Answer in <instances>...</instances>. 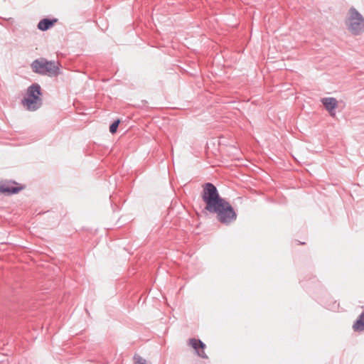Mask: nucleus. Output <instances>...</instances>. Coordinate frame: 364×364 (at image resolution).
Listing matches in <instances>:
<instances>
[{
  "instance_id": "obj_1",
  "label": "nucleus",
  "mask_w": 364,
  "mask_h": 364,
  "mask_svg": "<svg viewBox=\"0 0 364 364\" xmlns=\"http://www.w3.org/2000/svg\"><path fill=\"white\" fill-rule=\"evenodd\" d=\"M41 87L33 84L27 89L26 96L22 100L23 107L28 111H36L42 105Z\"/></svg>"
},
{
  "instance_id": "obj_2",
  "label": "nucleus",
  "mask_w": 364,
  "mask_h": 364,
  "mask_svg": "<svg viewBox=\"0 0 364 364\" xmlns=\"http://www.w3.org/2000/svg\"><path fill=\"white\" fill-rule=\"evenodd\" d=\"M346 26L351 34L360 35L364 33V17L355 8H350L346 18Z\"/></svg>"
},
{
  "instance_id": "obj_3",
  "label": "nucleus",
  "mask_w": 364,
  "mask_h": 364,
  "mask_svg": "<svg viewBox=\"0 0 364 364\" xmlns=\"http://www.w3.org/2000/svg\"><path fill=\"white\" fill-rule=\"evenodd\" d=\"M31 68L36 73L50 77L57 76L60 73V68L58 63L49 61L43 58L35 60L31 63Z\"/></svg>"
},
{
  "instance_id": "obj_4",
  "label": "nucleus",
  "mask_w": 364,
  "mask_h": 364,
  "mask_svg": "<svg viewBox=\"0 0 364 364\" xmlns=\"http://www.w3.org/2000/svg\"><path fill=\"white\" fill-rule=\"evenodd\" d=\"M202 198L205 203V208L208 211L215 209L217 205L225 200L220 197L217 188L210 183H207L204 185Z\"/></svg>"
},
{
  "instance_id": "obj_5",
  "label": "nucleus",
  "mask_w": 364,
  "mask_h": 364,
  "mask_svg": "<svg viewBox=\"0 0 364 364\" xmlns=\"http://www.w3.org/2000/svg\"><path fill=\"white\" fill-rule=\"evenodd\" d=\"M209 212L216 213L218 220L222 223L228 224L236 219L235 212L225 200L217 205L215 209H211Z\"/></svg>"
},
{
  "instance_id": "obj_6",
  "label": "nucleus",
  "mask_w": 364,
  "mask_h": 364,
  "mask_svg": "<svg viewBox=\"0 0 364 364\" xmlns=\"http://www.w3.org/2000/svg\"><path fill=\"white\" fill-rule=\"evenodd\" d=\"M325 108L328 111L330 115L335 117V109L338 107V101L334 97H325L321 100Z\"/></svg>"
},
{
  "instance_id": "obj_7",
  "label": "nucleus",
  "mask_w": 364,
  "mask_h": 364,
  "mask_svg": "<svg viewBox=\"0 0 364 364\" xmlns=\"http://www.w3.org/2000/svg\"><path fill=\"white\" fill-rule=\"evenodd\" d=\"M189 345L195 349L197 354L203 358H206L207 355L204 352L205 345L200 340L191 338L189 340Z\"/></svg>"
},
{
  "instance_id": "obj_8",
  "label": "nucleus",
  "mask_w": 364,
  "mask_h": 364,
  "mask_svg": "<svg viewBox=\"0 0 364 364\" xmlns=\"http://www.w3.org/2000/svg\"><path fill=\"white\" fill-rule=\"evenodd\" d=\"M21 187L15 186L14 183H2L0 184V193L11 194L16 193L20 190H21Z\"/></svg>"
},
{
  "instance_id": "obj_9",
  "label": "nucleus",
  "mask_w": 364,
  "mask_h": 364,
  "mask_svg": "<svg viewBox=\"0 0 364 364\" xmlns=\"http://www.w3.org/2000/svg\"><path fill=\"white\" fill-rule=\"evenodd\" d=\"M353 328L355 331H362L364 330V311L359 316L358 318L354 323Z\"/></svg>"
},
{
  "instance_id": "obj_10",
  "label": "nucleus",
  "mask_w": 364,
  "mask_h": 364,
  "mask_svg": "<svg viewBox=\"0 0 364 364\" xmlns=\"http://www.w3.org/2000/svg\"><path fill=\"white\" fill-rule=\"evenodd\" d=\"M55 21V20L51 21L47 18H44L40 21V22L38 24V28L41 31H46L53 25V23Z\"/></svg>"
},
{
  "instance_id": "obj_11",
  "label": "nucleus",
  "mask_w": 364,
  "mask_h": 364,
  "mask_svg": "<svg viewBox=\"0 0 364 364\" xmlns=\"http://www.w3.org/2000/svg\"><path fill=\"white\" fill-rule=\"evenodd\" d=\"M119 122V119H117L111 124V126L109 127V131L111 133L114 134L117 132Z\"/></svg>"
},
{
  "instance_id": "obj_12",
  "label": "nucleus",
  "mask_w": 364,
  "mask_h": 364,
  "mask_svg": "<svg viewBox=\"0 0 364 364\" xmlns=\"http://www.w3.org/2000/svg\"><path fill=\"white\" fill-rule=\"evenodd\" d=\"M134 364H147L146 360L139 355L134 357Z\"/></svg>"
}]
</instances>
